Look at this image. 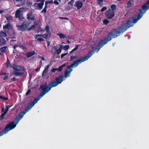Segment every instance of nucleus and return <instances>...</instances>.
<instances>
[{"instance_id":"nucleus-19","label":"nucleus","mask_w":149,"mask_h":149,"mask_svg":"<svg viewBox=\"0 0 149 149\" xmlns=\"http://www.w3.org/2000/svg\"><path fill=\"white\" fill-rule=\"evenodd\" d=\"M14 74L16 76H19L22 75V73L21 72L15 71L13 72Z\"/></svg>"},{"instance_id":"nucleus-24","label":"nucleus","mask_w":149,"mask_h":149,"mask_svg":"<svg viewBox=\"0 0 149 149\" xmlns=\"http://www.w3.org/2000/svg\"><path fill=\"white\" fill-rule=\"evenodd\" d=\"M79 47V45H76L75 46V47L74 49H73L70 52V53L71 54L74 51L78 49Z\"/></svg>"},{"instance_id":"nucleus-48","label":"nucleus","mask_w":149,"mask_h":149,"mask_svg":"<svg viewBox=\"0 0 149 149\" xmlns=\"http://www.w3.org/2000/svg\"><path fill=\"white\" fill-rule=\"evenodd\" d=\"M53 3L56 5H58L59 4V2L57 0H54L53 2Z\"/></svg>"},{"instance_id":"nucleus-49","label":"nucleus","mask_w":149,"mask_h":149,"mask_svg":"<svg viewBox=\"0 0 149 149\" xmlns=\"http://www.w3.org/2000/svg\"><path fill=\"white\" fill-rule=\"evenodd\" d=\"M56 71H57L56 68H53L51 70V72H54Z\"/></svg>"},{"instance_id":"nucleus-29","label":"nucleus","mask_w":149,"mask_h":149,"mask_svg":"<svg viewBox=\"0 0 149 149\" xmlns=\"http://www.w3.org/2000/svg\"><path fill=\"white\" fill-rule=\"evenodd\" d=\"M11 27L9 24H8L7 25L3 26V29L5 30V29H9Z\"/></svg>"},{"instance_id":"nucleus-59","label":"nucleus","mask_w":149,"mask_h":149,"mask_svg":"<svg viewBox=\"0 0 149 149\" xmlns=\"http://www.w3.org/2000/svg\"><path fill=\"white\" fill-rule=\"evenodd\" d=\"M11 80L12 81H15L16 80V79L15 77H14L11 79Z\"/></svg>"},{"instance_id":"nucleus-39","label":"nucleus","mask_w":149,"mask_h":149,"mask_svg":"<svg viewBox=\"0 0 149 149\" xmlns=\"http://www.w3.org/2000/svg\"><path fill=\"white\" fill-rule=\"evenodd\" d=\"M74 1V0H71L70 2H69L68 4H70L72 6H73V3Z\"/></svg>"},{"instance_id":"nucleus-45","label":"nucleus","mask_w":149,"mask_h":149,"mask_svg":"<svg viewBox=\"0 0 149 149\" xmlns=\"http://www.w3.org/2000/svg\"><path fill=\"white\" fill-rule=\"evenodd\" d=\"M63 68L61 67V66L59 67L58 68H57V70L59 71L60 72L62 70Z\"/></svg>"},{"instance_id":"nucleus-12","label":"nucleus","mask_w":149,"mask_h":149,"mask_svg":"<svg viewBox=\"0 0 149 149\" xmlns=\"http://www.w3.org/2000/svg\"><path fill=\"white\" fill-rule=\"evenodd\" d=\"M49 3H53V0H51L50 1H46L45 2V5L44 9L41 11V13H44L45 14L46 13V8L47 7V5Z\"/></svg>"},{"instance_id":"nucleus-23","label":"nucleus","mask_w":149,"mask_h":149,"mask_svg":"<svg viewBox=\"0 0 149 149\" xmlns=\"http://www.w3.org/2000/svg\"><path fill=\"white\" fill-rule=\"evenodd\" d=\"M6 66L8 68H11L12 67V65L10 63L8 59L7 60Z\"/></svg>"},{"instance_id":"nucleus-33","label":"nucleus","mask_w":149,"mask_h":149,"mask_svg":"<svg viewBox=\"0 0 149 149\" xmlns=\"http://www.w3.org/2000/svg\"><path fill=\"white\" fill-rule=\"evenodd\" d=\"M98 3L100 6H102L103 4V0H97Z\"/></svg>"},{"instance_id":"nucleus-3","label":"nucleus","mask_w":149,"mask_h":149,"mask_svg":"<svg viewBox=\"0 0 149 149\" xmlns=\"http://www.w3.org/2000/svg\"><path fill=\"white\" fill-rule=\"evenodd\" d=\"M25 115V110L19 113L16 117V122L13 121L7 125L4 129L0 132V136L7 133L8 131L14 128L19 121L23 118Z\"/></svg>"},{"instance_id":"nucleus-5","label":"nucleus","mask_w":149,"mask_h":149,"mask_svg":"<svg viewBox=\"0 0 149 149\" xmlns=\"http://www.w3.org/2000/svg\"><path fill=\"white\" fill-rule=\"evenodd\" d=\"M139 11V12L136 13L137 15V18H133L132 21L130 20H128L126 21V23H123V26H125V30H127L130 27L133 26V23H136L143 16V14L144 13L142 11V9H140Z\"/></svg>"},{"instance_id":"nucleus-17","label":"nucleus","mask_w":149,"mask_h":149,"mask_svg":"<svg viewBox=\"0 0 149 149\" xmlns=\"http://www.w3.org/2000/svg\"><path fill=\"white\" fill-rule=\"evenodd\" d=\"M38 36H42L45 38H46L48 37V34H44L43 35L42 34H37L35 35V37L37 38Z\"/></svg>"},{"instance_id":"nucleus-26","label":"nucleus","mask_w":149,"mask_h":149,"mask_svg":"<svg viewBox=\"0 0 149 149\" xmlns=\"http://www.w3.org/2000/svg\"><path fill=\"white\" fill-rule=\"evenodd\" d=\"M47 33H49L50 32L49 27L48 24L46 26L45 29Z\"/></svg>"},{"instance_id":"nucleus-6","label":"nucleus","mask_w":149,"mask_h":149,"mask_svg":"<svg viewBox=\"0 0 149 149\" xmlns=\"http://www.w3.org/2000/svg\"><path fill=\"white\" fill-rule=\"evenodd\" d=\"M16 26L18 29L20 30H24L27 29L28 27V23L27 22H24L22 24H17Z\"/></svg>"},{"instance_id":"nucleus-38","label":"nucleus","mask_w":149,"mask_h":149,"mask_svg":"<svg viewBox=\"0 0 149 149\" xmlns=\"http://www.w3.org/2000/svg\"><path fill=\"white\" fill-rule=\"evenodd\" d=\"M36 27L34 25H33L30 28H29V31L31 30H34Z\"/></svg>"},{"instance_id":"nucleus-60","label":"nucleus","mask_w":149,"mask_h":149,"mask_svg":"<svg viewBox=\"0 0 149 149\" xmlns=\"http://www.w3.org/2000/svg\"><path fill=\"white\" fill-rule=\"evenodd\" d=\"M2 110L4 112H5L6 111V109H5L3 108H2Z\"/></svg>"},{"instance_id":"nucleus-46","label":"nucleus","mask_w":149,"mask_h":149,"mask_svg":"<svg viewBox=\"0 0 149 149\" xmlns=\"http://www.w3.org/2000/svg\"><path fill=\"white\" fill-rule=\"evenodd\" d=\"M38 58L40 59L41 60L45 61V58L44 57H42L40 55H38Z\"/></svg>"},{"instance_id":"nucleus-54","label":"nucleus","mask_w":149,"mask_h":149,"mask_svg":"<svg viewBox=\"0 0 149 149\" xmlns=\"http://www.w3.org/2000/svg\"><path fill=\"white\" fill-rule=\"evenodd\" d=\"M8 75H5L3 79H4V80H5V79H8Z\"/></svg>"},{"instance_id":"nucleus-64","label":"nucleus","mask_w":149,"mask_h":149,"mask_svg":"<svg viewBox=\"0 0 149 149\" xmlns=\"http://www.w3.org/2000/svg\"><path fill=\"white\" fill-rule=\"evenodd\" d=\"M31 92V90L29 89V94Z\"/></svg>"},{"instance_id":"nucleus-27","label":"nucleus","mask_w":149,"mask_h":149,"mask_svg":"<svg viewBox=\"0 0 149 149\" xmlns=\"http://www.w3.org/2000/svg\"><path fill=\"white\" fill-rule=\"evenodd\" d=\"M111 10L113 11L116 8V5L115 4H113L111 6Z\"/></svg>"},{"instance_id":"nucleus-55","label":"nucleus","mask_w":149,"mask_h":149,"mask_svg":"<svg viewBox=\"0 0 149 149\" xmlns=\"http://www.w3.org/2000/svg\"><path fill=\"white\" fill-rule=\"evenodd\" d=\"M9 107H8V106H6V111L5 112H6V113L8 112V109Z\"/></svg>"},{"instance_id":"nucleus-44","label":"nucleus","mask_w":149,"mask_h":149,"mask_svg":"<svg viewBox=\"0 0 149 149\" xmlns=\"http://www.w3.org/2000/svg\"><path fill=\"white\" fill-rule=\"evenodd\" d=\"M41 66V64L39 66L37 67V68L35 69V71L36 72H38V71H39L40 70Z\"/></svg>"},{"instance_id":"nucleus-15","label":"nucleus","mask_w":149,"mask_h":149,"mask_svg":"<svg viewBox=\"0 0 149 149\" xmlns=\"http://www.w3.org/2000/svg\"><path fill=\"white\" fill-rule=\"evenodd\" d=\"M44 0H42L41 3H35V4H37L38 6V9L41 10L43 8V6L44 4Z\"/></svg>"},{"instance_id":"nucleus-10","label":"nucleus","mask_w":149,"mask_h":149,"mask_svg":"<svg viewBox=\"0 0 149 149\" xmlns=\"http://www.w3.org/2000/svg\"><path fill=\"white\" fill-rule=\"evenodd\" d=\"M58 46H56L53 47L52 49V52H53V49H54V52L53 53V54L57 53V54H59L61 52L62 47L63 46L59 45Z\"/></svg>"},{"instance_id":"nucleus-41","label":"nucleus","mask_w":149,"mask_h":149,"mask_svg":"<svg viewBox=\"0 0 149 149\" xmlns=\"http://www.w3.org/2000/svg\"><path fill=\"white\" fill-rule=\"evenodd\" d=\"M33 21V23L34 24V25L35 26V25H38L39 24V22L37 21H36V20L35 19V20H34V21Z\"/></svg>"},{"instance_id":"nucleus-35","label":"nucleus","mask_w":149,"mask_h":149,"mask_svg":"<svg viewBox=\"0 0 149 149\" xmlns=\"http://www.w3.org/2000/svg\"><path fill=\"white\" fill-rule=\"evenodd\" d=\"M20 48L24 50H26L27 48L26 47L25 45H22L20 46Z\"/></svg>"},{"instance_id":"nucleus-51","label":"nucleus","mask_w":149,"mask_h":149,"mask_svg":"<svg viewBox=\"0 0 149 149\" xmlns=\"http://www.w3.org/2000/svg\"><path fill=\"white\" fill-rule=\"evenodd\" d=\"M45 30L41 29L40 28V30H38L37 31V32L38 33L39 32H40V31H41L42 32H45Z\"/></svg>"},{"instance_id":"nucleus-4","label":"nucleus","mask_w":149,"mask_h":149,"mask_svg":"<svg viewBox=\"0 0 149 149\" xmlns=\"http://www.w3.org/2000/svg\"><path fill=\"white\" fill-rule=\"evenodd\" d=\"M126 30H125V26L123 24L121 25L118 26L117 29H114L109 33L107 36V37L104 38V39L108 42L110 41L112 38H116Z\"/></svg>"},{"instance_id":"nucleus-14","label":"nucleus","mask_w":149,"mask_h":149,"mask_svg":"<svg viewBox=\"0 0 149 149\" xmlns=\"http://www.w3.org/2000/svg\"><path fill=\"white\" fill-rule=\"evenodd\" d=\"M13 68L14 70H15L16 71H22L24 70L23 67L19 65H14Z\"/></svg>"},{"instance_id":"nucleus-30","label":"nucleus","mask_w":149,"mask_h":149,"mask_svg":"<svg viewBox=\"0 0 149 149\" xmlns=\"http://www.w3.org/2000/svg\"><path fill=\"white\" fill-rule=\"evenodd\" d=\"M109 21L106 19H105L103 20V23L106 25H107L109 23Z\"/></svg>"},{"instance_id":"nucleus-21","label":"nucleus","mask_w":149,"mask_h":149,"mask_svg":"<svg viewBox=\"0 0 149 149\" xmlns=\"http://www.w3.org/2000/svg\"><path fill=\"white\" fill-rule=\"evenodd\" d=\"M7 36V34L6 33L3 31L0 32V37H5Z\"/></svg>"},{"instance_id":"nucleus-56","label":"nucleus","mask_w":149,"mask_h":149,"mask_svg":"<svg viewBox=\"0 0 149 149\" xmlns=\"http://www.w3.org/2000/svg\"><path fill=\"white\" fill-rule=\"evenodd\" d=\"M66 63H64V64H63V65H62L61 66L62 68H63V67H64L65 66H66Z\"/></svg>"},{"instance_id":"nucleus-7","label":"nucleus","mask_w":149,"mask_h":149,"mask_svg":"<svg viewBox=\"0 0 149 149\" xmlns=\"http://www.w3.org/2000/svg\"><path fill=\"white\" fill-rule=\"evenodd\" d=\"M24 9V8H20L15 12V17L18 18L20 20H21L23 18L22 13Z\"/></svg>"},{"instance_id":"nucleus-32","label":"nucleus","mask_w":149,"mask_h":149,"mask_svg":"<svg viewBox=\"0 0 149 149\" xmlns=\"http://www.w3.org/2000/svg\"><path fill=\"white\" fill-rule=\"evenodd\" d=\"M48 72V70H47L46 69H45L44 70L42 74V76H45L47 74V72Z\"/></svg>"},{"instance_id":"nucleus-20","label":"nucleus","mask_w":149,"mask_h":149,"mask_svg":"<svg viewBox=\"0 0 149 149\" xmlns=\"http://www.w3.org/2000/svg\"><path fill=\"white\" fill-rule=\"evenodd\" d=\"M8 47L6 46H5L0 48V51L2 53H5L7 51Z\"/></svg>"},{"instance_id":"nucleus-13","label":"nucleus","mask_w":149,"mask_h":149,"mask_svg":"<svg viewBox=\"0 0 149 149\" xmlns=\"http://www.w3.org/2000/svg\"><path fill=\"white\" fill-rule=\"evenodd\" d=\"M83 6V3L79 1H76L75 3L74 6L77 7L78 10L80 9Z\"/></svg>"},{"instance_id":"nucleus-8","label":"nucleus","mask_w":149,"mask_h":149,"mask_svg":"<svg viewBox=\"0 0 149 149\" xmlns=\"http://www.w3.org/2000/svg\"><path fill=\"white\" fill-rule=\"evenodd\" d=\"M115 12L111 9H109L105 13L106 17L108 19H111L115 15Z\"/></svg>"},{"instance_id":"nucleus-50","label":"nucleus","mask_w":149,"mask_h":149,"mask_svg":"<svg viewBox=\"0 0 149 149\" xmlns=\"http://www.w3.org/2000/svg\"><path fill=\"white\" fill-rule=\"evenodd\" d=\"M59 18L62 19L68 20V18L66 17H59Z\"/></svg>"},{"instance_id":"nucleus-11","label":"nucleus","mask_w":149,"mask_h":149,"mask_svg":"<svg viewBox=\"0 0 149 149\" xmlns=\"http://www.w3.org/2000/svg\"><path fill=\"white\" fill-rule=\"evenodd\" d=\"M142 11L145 13L146 11L149 9V0H148L145 4H144L141 7Z\"/></svg>"},{"instance_id":"nucleus-40","label":"nucleus","mask_w":149,"mask_h":149,"mask_svg":"<svg viewBox=\"0 0 149 149\" xmlns=\"http://www.w3.org/2000/svg\"><path fill=\"white\" fill-rule=\"evenodd\" d=\"M6 112H4L3 113H2L0 116L1 118V119H3L4 118V116H5V115L6 114Z\"/></svg>"},{"instance_id":"nucleus-57","label":"nucleus","mask_w":149,"mask_h":149,"mask_svg":"<svg viewBox=\"0 0 149 149\" xmlns=\"http://www.w3.org/2000/svg\"><path fill=\"white\" fill-rule=\"evenodd\" d=\"M11 31L13 33V36H12V37H14V36H15V31L13 30H12Z\"/></svg>"},{"instance_id":"nucleus-28","label":"nucleus","mask_w":149,"mask_h":149,"mask_svg":"<svg viewBox=\"0 0 149 149\" xmlns=\"http://www.w3.org/2000/svg\"><path fill=\"white\" fill-rule=\"evenodd\" d=\"M6 41L5 39L3 38H2V40H1V44L2 45H4L6 44Z\"/></svg>"},{"instance_id":"nucleus-58","label":"nucleus","mask_w":149,"mask_h":149,"mask_svg":"<svg viewBox=\"0 0 149 149\" xmlns=\"http://www.w3.org/2000/svg\"><path fill=\"white\" fill-rule=\"evenodd\" d=\"M19 47V46L17 45H16L14 46V50H15L16 47Z\"/></svg>"},{"instance_id":"nucleus-18","label":"nucleus","mask_w":149,"mask_h":149,"mask_svg":"<svg viewBox=\"0 0 149 149\" xmlns=\"http://www.w3.org/2000/svg\"><path fill=\"white\" fill-rule=\"evenodd\" d=\"M57 35L59 36L60 38L61 39H64L66 38V36L64 34L60 33H57Z\"/></svg>"},{"instance_id":"nucleus-52","label":"nucleus","mask_w":149,"mask_h":149,"mask_svg":"<svg viewBox=\"0 0 149 149\" xmlns=\"http://www.w3.org/2000/svg\"><path fill=\"white\" fill-rule=\"evenodd\" d=\"M0 98L4 100H8L7 98L1 96H0Z\"/></svg>"},{"instance_id":"nucleus-37","label":"nucleus","mask_w":149,"mask_h":149,"mask_svg":"<svg viewBox=\"0 0 149 149\" xmlns=\"http://www.w3.org/2000/svg\"><path fill=\"white\" fill-rule=\"evenodd\" d=\"M77 57V56L76 55H75L74 56H70V61H73V60L75 59V58H76Z\"/></svg>"},{"instance_id":"nucleus-31","label":"nucleus","mask_w":149,"mask_h":149,"mask_svg":"<svg viewBox=\"0 0 149 149\" xmlns=\"http://www.w3.org/2000/svg\"><path fill=\"white\" fill-rule=\"evenodd\" d=\"M131 0H129V1H128L127 3V8H129L132 5L131 3Z\"/></svg>"},{"instance_id":"nucleus-16","label":"nucleus","mask_w":149,"mask_h":149,"mask_svg":"<svg viewBox=\"0 0 149 149\" xmlns=\"http://www.w3.org/2000/svg\"><path fill=\"white\" fill-rule=\"evenodd\" d=\"M35 15L32 12L29 13V19H30L32 21L35 20Z\"/></svg>"},{"instance_id":"nucleus-9","label":"nucleus","mask_w":149,"mask_h":149,"mask_svg":"<svg viewBox=\"0 0 149 149\" xmlns=\"http://www.w3.org/2000/svg\"><path fill=\"white\" fill-rule=\"evenodd\" d=\"M107 43V41L104 39L103 40H100L98 43V47H96L95 49V50L97 51V53L100 48L102 47L104 45L106 44Z\"/></svg>"},{"instance_id":"nucleus-62","label":"nucleus","mask_w":149,"mask_h":149,"mask_svg":"<svg viewBox=\"0 0 149 149\" xmlns=\"http://www.w3.org/2000/svg\"><path fill=\"white\" fill-rule=\"evenodd\" d=\"M15 0L17 1L21 2L22 1V0Z\"/></svg>"},{"instance_id":"nucleus-25","label":"nucleus","mask_w":149,"mask_h":149,"mask_svg":"<svg viewBox=\"0 0 149 149\" xmlns=\"http://www.w3.org/2000/svg\"><path fill=\"white\" fill-rule=\"evenodd\" d=\"M79 47V45H76L75 46V47L74 49H73L70 52V53L71 54L74 51L78 49Z\"/></svg>"},{"instance_id":"nucleus-61","label":"nucleus","mask_w":149,"mask_h":149,"mask_svg":"<svg viewBox=\"0 0 149 149\" xmlns=\"http://www.w3.org/2000/svg\"><path fill=\"white\" fill-rule=\"evenodd\" d=\"M2 74L3 75H6L7 74L6 73H2Z\"/></svg>"},{"instance_id":"nucleus-47","label":"nucleus","mask_w":149,"mask_h":149,"mask_svg":"<svg viewBox=\"0 0 149 149\" xmlns=\"http://www.w3.org/2000/svg\"><path fill=\"white\" fill-rule=\"evenodd\" d=\"M68 54V52L64 54H62L61 55V58H63L64 56L67 55Z\"/></svg>"},{"instance_id":"nucleus-2","label":"nucleus","mask_w":149,"mask_h":149,"mask_svg":"<svg viewBox=\"0 0 149 149\" xmlns=\"http://www.w3.org/2000/svg\"><path fill=\"white\" fill-rule=\"evenodd\" d=\"M94 54L93 50L90 51L87 55L84 57H81L78 59L74 61L73 63L70 65L68 66L64 72L65 77L67 78L70 76L71 72L72 71V67H77L79 64L87 60L89 58Z\"/></svg>"},{"instance_id":"nucleus-43","label":"nucleus","mask_w":149,"mask_h":149,"mask_svg":"<svg viewBox=\"0 0 149 149\" xmlns=\"http://www.w3.org/2000/svg\"><path fill=\"white\" fill-rule=\"evenodd\" d=\"M107 9V8L105 6H104L102 7V8L101 9V12H103L105 10H106Z\"/></svg>"},{"instance_id":"nucleus-34","label":"nucleus","mask_w":149,"mask_h":149,"mask_svg":"<svg viewBox=\"0 0 149 149\" xmlns=\"http://www.w3.org/2000/svg\"><path fill=\"white\" fill-rule=\"evenodd\" d=\"M6 17L7 20H10L12 19V17L10 15H8L6 16Z\"/></svg>"},{"instance_id":"nucleus-42","label":"nucleus","mask_w":149,"mask_h":149,"mask_svg":"<svg viewBox=\"0 0 149 149\" xmlns=\"http://www.w3.org/2000/svg\"><path fill=\"white\" fill-rule=\"evenodd\" d=\"M36 38L38 41H43L44 40V39L43 38L41 37L38 38L37 37Z\"/></svg>"},{"instance_id":"nucleus-36","label":"nucleus","mask_w":149,"mask_h":149,"mask_svg":"<svg viewBox=\"0 0 149 149\" xmlns=\"http://www.w3.org/2000/svg\"><path fill=\"white\" fill-rule=\"evenodd\" d=\"M69 45H66L65 46H63L62 47V49H64L65 50H68L69 48Z\"/></svg>"},{"instance_id":"nucleus-1","label":"nucleus","mask_w":149,"mask_h":149,"mask_svg":"<svg viewBox=\"0 0 149 149\" xmlns=\"http://www.w3.org/2000/svg\"><path fill=\"white\" fill-rule=\"evenodd\" d=\"M63 76L60 75L59 77H56L55 78V81H51L47 85L46 84L40 86V88L42 91L40 93L39 96L35 98L32 102H30L29 105V111L30 110L34 105L38 101L46 94L48 93L52 88L57 86L61 84L63 81Z\"/></svg>"},{"instance_id":"nucleus-53","label":"nucleus","mask_w":149,"mask_h":149,"mask_svg":"<svg viewBox=\"0 0 149 149\" xmlns=\"http://www.w3.org/2000/svg\"><path fill=\"white\" fill-rule=\"evenodd\" d=\"M50 67V65H47L45 67V69L48 70V68Z\"/></svg>"},{"instance_id":"nucleus-63","label":"nucleus","mask_w":149,"mask_h":149,"mask_svg":"<svg viewBox=\"0 0 149 149\" xmlns=\"http://www.w3.org/2000/svg\"><path fill=\"white\" fill-rule=\"evenodd\" d=\"M66 38V39H67V38H70V39H71V38L70 37H66L65 38Z\"/></svg>"},{"instance_id":"nucleus-22","label":"nucleus","mask_w":149,"mask_h":149,"mask_svg":"<svg viewBox=\"0 0 149 149\" xmlns=\"http://www.w3.org/2000/svg\"><path fill=\"white\" fill-rule=\"evenodd\" d=\"M35 52L33 50L31 52H29V58L31 57L35 54Z\"/></svg>"}]
</instances>
